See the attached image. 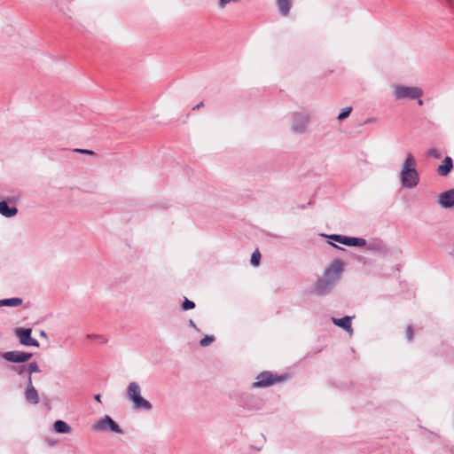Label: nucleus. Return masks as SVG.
Listing matches in <instances>:
<instances>
[{
    "mask_svg": "<svg viewBox=\"0 0 454 454\" xmlns=\"http://www.w3.org/2000/svg\"><path fill=\"white\" fill-rule=\"evenodd\" d=\"M344 266V262L340 259L331 262L329 266L324 270L322 277L315 284V292L319 295L329 294L340 280Z\"/></svg>",
    "mask_w": 454,
    "mask_h": 454,
    "instance_id": "f257e3e1",
    "label": "nucleus"
},
{
    "mask_svg": "<svg viewBox=\"0 0 454 454\" xmlns=\"http://www.w3.org/2000/svg\"><path fill=\"white\" fill-rule=\"evenodd\" d=\"M400 181L403 188L412 189L419 183V174L416 169V160L411 153H408L402 165Z\"/></svg>",
    "mask_w": 454,
    "mask_h": 454,
    "instance_id": "f03ea898",
    "label": "nucleus"
},
{
    "mask_svg": "<svg viewBox=\"0 0 454 454\" xmlns=\"http://www.w3.org/2000/svg\"><path fill=\"white\" fill-rule=\"evenodd\" d=\"M126 395L132 402L133 409L150 411L153 408L152 403L141 395V388L137 382H130L126 389Z\"/></svg>",
    "mask_w": 454,
    "mask_h": 454,
    "instance_id": "7ed1b4c3",
    "label": "nucleus"
},
{
    "mask_svg": "<svg viewBox=\"0 0 454 454\" xmlns=\"http://www.w3.org/2000/svg\"><path fill=\"white\" fill-rule=\"evenodd\" d=\"M393 95L395 100L417 99L422 97L423 90L415 86H404L396 84L393 86Z\"/></svg>",
    "mask_w": 454,
    "mask_h": 454,
    "instance_id": "20e7f679",
    "label": "nucleus"
},
{
    "mask_svg": "<svg viewBox=\"0 0 454 454\" xmlns=\"http://www.w3.org/2000/svg\"><path fill=\"white\" fill-rule=\"evenodd\" d=\"M310 122V114L307 111L294 112L292 114L291 131L294 134L307 132Z\"/></svg>",
    "mask_w": 454,
    "mask_h": 454,
    "instance_id": "39448f33",
    "label": "nucleus"
},
{
    "mask_svg": "<svg viewBox=\"0 0 454 454\" xmlns=\"http://www.w3.org/2000/svg\"><path fill=\"white\" fill-rule=\"evenodd\" d=\"M285 380L286 376L284 375H274L272 372L265 371L257 375L256 381L253 383V387H265Z\"/></svg>",
    "mask_w": 454,
    "mask_h": 454,
    "instance_id": "423d86ee",
    "label": "nucleus"
},
{
    "mask_svg": "<svg viewBox=\"0 0 454 454\" xmlns=\"http://www.w3.org/2000/svg\"><path fill=\"white\" fill-rule=\"evenodd\" d=\"M93 429L100 432L111 430L116 434H122V429L116 424V422L108 415L99 419L93 425Z\"/></svg>",
    "mask_w": 454,
    "mask_h": 454,
    "instance_id": "0eeeda50",
    "label": "nucleus"
},
{
    "mask_svg": "<svg viewBox=\"0 0 454 454\" xmlns=\"http://www.w3.org/2000/svg\"><path fill=\"white\" fill-rule=\"evenodd\" d=\"M329 239L348 247H363L366 245V240L363 238L348 237L340 234H332L329 236Z\"/></svg>",
    "mask_w": 454,
    "mask_h": 454,
    "instance_id": "6e6552de",
    "label": "nucleus"
},
{
    "mask_svg": "<svg viewBox=\"0 0 454 454\" xmlns=\"http://www.w3.org/2000/svg\"><path fill=\"white\" fill-rule=\"evenodd\" d=\"M32 330L30 328H17L15 335L20 340V342L24 346L39 347V342L31 337Z\"/></svg>",
    "mask_w": 454,
    "mask_h": 454,
    "instance_id": "1a4fd4ad",
    "label": "nucleus"
},
{
    "mask_svg": "<svg viewBox=\"0 0 454 454\" xmlns=\"http://www.w3.org/2000/svg\"><path fill=\"white\" fill-rule=\"evenodd\" d=\"M2 357L12 363H25L32 357V353L18 350L7 351L2 354Z\"/></svg>",
    "mask_w": 454,
    "mask_h": 454,
    "instance_id": "9d476101",
    "label": "nucleus"
},
{
    "mask_svg": "<svg viewBox=\"0 0 454 454\" xmlns=\"http://www.w3.org/2000/svg\"><path fill=\"white\" fill-rule=\"evenodd\" d=\"M25 398L28 403H30L32 404H37L39 403V395H38L36 389L33 386L31 377H29V379L27 380V388L25 391Z\"/></svg>",
    "mask_w": 454,
    "mask_h": 454,
    "instance_id": "9b49d317",
    "label": "nucleus"
},
{
    "mask_svg": "<svg viewBox=\"0 0 454 454\" xmlns=\"http://www.w3.org/2000/svg\"><path fill=\"white\" fill-rule=\"evenodd\" d=\"M439 204L445 208L454 205V190L447 191L440 195Z\"/></svg>",
    "mask_w": 454,
    "mask_h": 454,
    "instance_id": "f8f14e48",
    "label": "nucleus"
},
{
    "mask_svg": "<svg viewBox=\"0 0 454 454\" xmlns=\"http://www.w3.org/2000/svg\"><path fill=\"white\" fill-rule=\"evenodd\" d=\"M18 213V208L16 207H9L5 200L0 201V214L4 217H12L16 215Z\"/></svg>",
    "mask_w": 454,
    "mask_h": 454,
    "instance_id": "ddd939ff",
    "label": "nucleus"
},
{
    "mask_svg": "<svg viewBox=\"0 0 454 454\" xmlns=\"http://www.w3.org/2000/svg\"><path fill=\"white\" fill-rule=\"evenodd\" d=\"M351 319V317L346 316L342 318L333 317L332 320L335 325L346 330L348 333H352Z\"/></svg>",
    "mask_w": 454,
    "mask_h": 454,
    "instance_id": "4468645a",
    "label": "nucleus"
},
{
    "mask_svg": "<svg viewBox=\"0 0 454 454\" xmlns=\"http://www.w3.org/2000/svg\"><path fill=\"white\" fill-rule=\"evenodd\" d=\"M452 160L450 157L447 156L442 163L441 165L438 166L437 168V173L439 176H447L451 168H452Z\"/></svg>",
    "mask_w": 454,
    "mask_h": 454,
    "instance_id": "2eb2a0df",
    "label": "nucleus"
},
{
    "mask_svg": "<svg viewBox=\"0 0 454 454\" xmlns=\"http://www.w3.org/2000/svg\"><path fill=\"white\" fill-rule=\"evenodd\" d=\"M53 429L59 434H69L72 431L71 427L64 420H57L53 424Z\"/></svg>",
    "mask_w": 454,
    "mask_h": 454,
    "instance_id": "dca6fc26",
    "label": "nucleus"
},
{
    "mask_svg": "<svg viewBox=\"0 0 454 454\" xmlns=\"http://www.w3.org/2000/svg\"><path fill=\"white\" fill-rule=\"evenodd\" d=\"M22 304V299L18 297L8 298L0 300V307L8 306V307H18Z\"/></svg>",
    "mask_w": 454,
    "mask_h": 454,
    "instance_id": "f3484780",
    "label": "nucleus"
},
{
    "mask_svg": "<svg viewBox=\"0 0 454 454\" xmlns=\"http://www.w3.org/2000/svg\"><path fill=\"white\" fill-rule=\"evenodd\" d=\"M277 4L280 13L286 16L291 8V0H277Z\"/></svg>",
    "mask_w": 454,
    "mask_h": 454,
    "instance_id": "a211bd4d",
    "label": "nucleus"
},
{
    "mask_svg": "<svg viewBox=\"0 0 454 454\" xmlns=\"http://www.w3.org/2000/svg\"><path fill=\"white\" fill-rule=\"evenodd\" d=\"M351 112H352V107L351 106H347V107L343 108L341 110V112L339 114L337 119L339 121H342V120L348 118Z\"/></svg>",
    "mask_w": 454,
    "mask_h": 454,
    "instance_id": "6ab92c4d",
    "label": "nucleus"
},
{
    "mask_svg": "<svg viewBox=\"0 0 454 454\" xmlns=\"http://www.w3.org/2000/svg\"><path fill=\"white\" fill-rule=\"evenodd\" d=\"M27 380L29 379V377H31V374L33 372H41L35 362L29 364V365L27 366Z\"/></svg>",
    "mask_w": 454,
    "mask_h": 454,
    "instance_id": "aec40b11",
    "label": "nucleus"
},
{
    "mask_svg": "<svg viewBox=\"0 0 454 454\" xmlns=\"http://www.w3.org/2000/svg\"><path fill=\"white\" fill-rule=\"evenodd\" d=\"M261 259V254L258 250H255L251 256V264L258 266Z\"/></svg>",
    "mask_w": 454,
    "mask_h": 454,
    "instance_id": "412c9836",
    "label": "nucleus"
},
{
    "mask_svg": "<svg viewBox=\"0 0 454 454\" xmlns=\"http://www.w3.org/2000/svg\"><path fill=\"white\" fill-rule=\"evenodd\" d=\"M215 340L214 336L206 335L200 340V344L202 347H207L210 345Z\"/></svg>",
    "mask_w": 454,
    "mask_h": 454,
    "instance_id": "4be33fe9",
    "label": "nucleus"
},
{
    "mask_svg": "<svg viewBox=\"0 0 454 454\" xmlns=\"http://www.w3.org/2000/svg\"><path fill=\"white\" fill-rule=\"evenodd\" d=\"M182 308L184 310H189L195 308V303L192 301L188 300L187 298L184 299Z\"/></svg>",
    "mask_w": 454,
    "mask_h": 454,
    "instance_id": "5701e85b",
    "label": "nucleus"
},
{
    "mask_svg": "<svg viewBox=\"0 0 454 454\" xmlns=\"http://www.w3.org/2000/svg\"><path fill=\"white\" fill-rule=\"evenodd\" d=\"M427 155L435 159H439L442 156L440 152L435 148L429 149L427 151Z\"/></svg>",
    "mask_w": 454,
    "mask_h": 454,
    "instance_id": "b1692460",
    "label": "nucleus"
},
{
    "mask_svg": "<svg viewBox=\"0 0 454 454\" xmlns=\"http://www.w3.org/2000/svg\"><path fill=\"white\" fill-rule=\"evenodd\" d=\"M239 0H219L218 6L220 9H223L227 4L231 3H237Z\"/></svg>",
    "mask_w": 454,
    "mask_h": 454,
    "instance_id": "393cba45",
    "label": "nucleus"
},
{
    "mask_svg": "<svg viewBox=\"0 0 454 454\" xmlns=\"http://www.w3.org/2000/svg\"><path fill=\"white\" fill-rule=\"evenodd\" d=\"M12 370L17 372L19 374H23L25 372L27 373V366L26 365H20L18 367H12Z\"/></svg>",
    "mask_w": 454,
    "mask_h": 454,
    "instance_id": "a878e982",
    "label": "nucleus"
},
{
    "mask_svg": "<svg viewBox=\"0 0 454 454\" xmlns=\"http://www.w3.org/2000/svg\"><path fill=\"white\" fill-rule=\"evenodd\" d=\"M406 338L408 340H411L413 338V330L411 326H408L406 329Z\"/></svg>",
    "mask_w": 454,
    "mask_h": 454,
    "instance_id": "bb28decb",
    "label": "nucleus"
},
{
    "mask_svg": "<svg viewBox=\"0 0 454 454\" xmlns=\"http://www.w3.org/2000/svg\"><path fill=\"white\" fill-rule=\"evenodd\" d=\"M74 152H78L81 153H86V154H94V152L88 149H74Z\"/></svg>",
    "mask_w": 454,
    "mask_h": 454,
    "instance_id": "cd10ccee",
    "label": "nucleus"
},
{
    "mask_svg": "<svg viewBox=\"0 0 454 454\" xmlns=\"http://www.w3.org/2000/svg\"><path fill=\"white\" fill-rule=\"evenodd\" d=\"M189 325L192 326V328L198 330V328H197V326H196V325H195V323H194V321L192 319L189 320Z\"/></svg>",
    "mask_w": 454,
    "mask_h": 454,
    "instance_id": "c85d7f7f",
    "label": "nucleus"
},
{
    "mask_svg": "<svg viewBox=\"0 0 454 454\" xmlns=\"http://www.w3.org/2000/svg\"><path fill=\"white\" fill-rule=\"evenodd\" d=\"M94 399L100 403L101 402V395L100 394H97L95 396H94Z\"/></svg>",
    "mask_w": 454,
    "mask_h": 454,
    "instance_id": "c756f323",
    "label": "nucleus"
},
{
    "mask_svg": "<svg viewBox=\"0 0 454 454\" xmlns=\"http://www.w3.org/2000/svg\"><path fill=\"white\" fill-rule=\"evenodd\" d=\"M203 106V102H200V104L196 105L195 106L192 107V110H197L199 108H200L201 106Z\"/></svg>",
    "mask_w": 454,
    "mask_h": 454,
    "instance_id": "7c9ffc66",
    "label": "nucleus"
},
{
    "mask_svg": "<svg viewBox=\"0 0 454 454\" xmlns=\"http://www.w3.org/2000/svg\"><path fill=\"white\" fill-rule=\"evenodd\" d=\"M418 99H419V101H418L419 106H422L423 105V100H421L419 98H418Z\"/></svg>",
    "mask_w": 454,
    "mask_h": 454,
    "instance_id": "2f4dec72",
    "label": "nucleus"
},
{
    "mask_svg": "<svg viewBox=\"0 0 454 454\" xmlns=\"http://www.w3.org/2000/svg\"><path fill=\"white\" fill-rule=\"evenodd\" d=\"M330 244H331L333 247L339 248V247H338V246H336V245H334V244H333V243H330ZM340 249H341V248L340 247Z\"/></svg>",
    "mask_w": 454,
    "mask_h": 454,
    "instance_id": "473e14b6",
    "label": "nucleus"
}]
</instances>
